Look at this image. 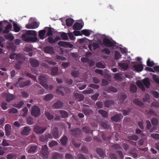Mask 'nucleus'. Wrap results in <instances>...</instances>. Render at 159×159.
Masks as SVG:
<instances>
[{
  "mask_svg": "<svg viewBox=\"0 0 159 159\" xmlns=\"http://www.w3.org/2000/svg\"><path fill=\"white\" fill-rule=\"evenodd\" d=\"M101 125L102 127L106 129H108L110 127V125L108 124L107 122H103L101 124Z\"/></svg>",
  "mask_w": 159,
  "mask_h": 159,
  "instance_id": "13d9d810",
  "label": "nucleus"
},
{
  "mask_svg": "<svg viewBox=\"0 0 159 159\" xmlns=\"http://www.w3.org/2000/svg\"><path fill=\"white\" fill-rule=\"evenodd\" d=\"M96 106L99 108H101L103 107V103L101 101H98L96 103Z\"/></svg>",
  "mask_w": 159,
  "mask_h": 159,
  "instance_id": "338daca9",
  "label": "nucleus"
},
{
  "mask_svg": "<svg viewBox=\"0 0 159 159\" xmlns=\"http://www.w3.org/2000/svg\"><path fill=\"white\" fill-rule=\"evenodd\" d=\"M127 98V96L126 94L123 93L121 94L119 98V102L121 103H123Z\"/></svg>",
  "mask_w": 159,
  "mask_h": 159,
  "instance_id": "473e14b6",
  "label": "nucleus"
},
{
  "mask_svg": "<svg viewBox=\"0 0 159 159\" xmlns=\"http://www.w3.org/2000/svg\"><path fill=\"white\" fill-rule=\"evenodd\" d=\"M40 84L46 89H48L49 88L50 90H51L53 88V86L52 85H50L48 86L46 82L42 79L41 76H40Z\"/></svg>",
  "mask_w": 159,
  "mask_h": 159,
  "instance_id": "6e6552de",
  "label": "nucleus"
},
{
  "mask_svg": "<svg viewBox=\"0 0 159 159\" xmlns=\"http://www.w3.org/2000/svg\"><path fill=\"white\" fill-rule=\"evenodd\" d=\"M39 26L37 23L36 22L31 24H27L26 26V28L28 29H34L37 28Z\"/></svg>",
  "mask_w": 159,
  "mask_h": 159,
  "instance_id": "a211bd4d",
  "label": "nucleus"
},
{
  "mask_svg": "<svg viewBox=\"0 0 159 159\" xmlns=\"http://www.w3.org/2000/svg\"><path fill=\"white\" fill-rule=\"evenodd\" d=\"M133 102L134 103L139 106H141L144 105V103L143 102L137 99H134L133 101Z\"/></svg>",
  "mask_w": 159,
  "mask_h": 159,
  "instance_id": "2f4dec72",
  "label": "nucleus"
},
{
  "mask_svg": "<svg viewBox=\"0 0 159 159\" xmlns=\"http://www.w3.org/2000/svg\"><path fill=\"white\" fill-rule=\"evenodd\" d=\"M96 152L101 157H103L104 155V152L101 148H97L96 149Z\"/></svg>",
  "mask_w": 159,
  "mask_h": 159,
  "instance_id": "c756f323",
  "label": "nucleus"
},
{
  "mask_svg": "<svg viewBox=\"0 0 159 159\" xmlns=\"http://www.w3.org/2000/svg\"><path fill=\"white\" fill-rule=\"evenodd\" d=\"M13 26L14 31L16 32H18L20 30V27L18 26L16 23H14Z\"/></svg>",
  "mask_w": 159,
  "mask_h": 159,
  "instance_id": "8fccbe9b",
  "label": "nucleus"
},
{
  "mask_svg": "<svg viewBox=\"0 0 159 159\" xmlns=\"http://www.w3.org/2000/svg\"><path fill=\"white\" fill-rule=\"evenodd\" d=\"M24 104V102L21 101L19 103L17 104H15L13 105V106L15 107H16L20 109L21 108V107Z\"/></svg>",
  "mask_w": 159,
  "mask_h": 159,
  "instance_id": "a18cd8bd",
  "label": "nucleus"
},
{
  "mask_svg": "<svg viewBox=\"0 0 159 159\" xmlns=\"http://www.w3.org/2000/svg\"><path fill=\"white\" fill-rule=\"evenodd\" d=\"M58 144L57 142L55 141H52L49 143V145L50 148Z\"/></svg>",
  "mask_w": 159,
  "mask_h": 159,
  "instance_id": "bf43d9fd",
  "label": "nucleus"
},
{
  "mask_svg": "<svg viewBox=\"0 0 159 159\" xmlns=\"http://www.w3.org/2000/svg\"><path fill=\"white\" fill-rule=\"evenodd\" d=\"M118 65L122 69L124 70H127L129 67V64L125 60H123L119 62Z\"/></svg>",
  "mask_w": 159,
  "mask_h": 159,
  "instance_id": "1a4fd4ad",
  "label": "nucleus"
},
{
  "mask_svg": "<svg viewBox=\"0 0 159 159\" xmlns=\"http://www.w3.org/2000/svg\"><path fill=\"white\" fill-rule=\"evenodd\" d=\"M83 27V25L81 23L78 22L75 23L73 27V29L74 30H80Z\"/></svg>",
  "mask_w": 159,
  "mask_h": 159,
  "instance_id": "b1692460",
  "label": "nucleus"
},
{
  "mask_svg": "<svg viewBox=\"0 0 159 159\" xmlns=\"http://www.w3.org/2000/svg\"><path fill=\"white\" fill-rule=\"evenodd\" d=\"M38 150V146L37 145L32 146L30 147L28 151L29 153L33 154Z\"/></svg>",
  "mask_w": 159,
  "mask_h": 159,
  "instance_id": "393cba45",
  "label": "nucleus"
},
{
  "mask_svg": "<svg viewBox=\"0 0 159 159\" xmlns=\"http://www.w3.org/2000/svg\"><path fill=\"white\" fill-rule=\"evenodd\" d=\"M24 78L20 77L18 79V82H19V86L20 88H22L25 86H27L31 84V81L30 80H28L26 81H21Z\"/></svg>",
  "mask_w": 159,
  "mask_h": 159,
  "instance_id": "423d86ee",
  "label": "nucleus"
},
{
  "mask_svg": "<svg viewBox=\"0 0 159 159\" xmlns=\"http://www.w3.org/2000/svg\"><path fill=\"white\" fill-rule=\"evenodd\" d=\"M30 63L31 66L34 67H38L39 64V61L37 60L32 58L30 59Z\"/></svg>",
  "mask_w": 159,
  "mask_h": 159,
  "instance_id": "4468645a",
  "label": "nucleus"
},
{
  "mask_svg": "<svg viewBox=\"0 0 159 159\" xmlns=\"http://www.w3.org/2000/svg\"><path fill=\"white\" fill-rule=\"evenodd\" d=\"M8 113L9 114H16L18 112V110L16 108H13L9 109L8 110Z\"/></svg>",
  "mask_w": 159,
  "mask_h": 159,
  "instance_id": "49530a36",
  "label": "nucleus"
},
{
  "mask_svg": "<svg viewBox=\"0 0 159 159\" xmlns=\"http://www.w3.org/2000/svg\"><path fill=\"white\" fill-rule=\"evenodd\" d=\"M37 33L35 31L29 30L27 31L26 34H23L21 36L22 40L26 42H36L38 39L36 37Z\"/></svg>",
  "mask_w": 159,
  "mask_h": 159,
  "instance_id": "f257e3e1",
  "label": "nucleus"
},
{
  "mask_svg": "<svg viewBox=\"0 0 159 159\" xmlns=\"http://www.w3.org/2000/svg\"><path fill=\"white\" fill-rule=\"evenodd\" d=\"M52 135L49 134L41 136L40 137L39 140L41 142H45L48 139H52Z\"/></svg>",
  "mask_w": 159,
  "mask_h": 159,
  "instance_id": "9b49d317",
  "label": "nucleus"
},
{
  "mask_svg": "<svg viewBox=\"0 0 159 159\" xmlns=\"http://www.w3.org/2000/svg\"><path fill=\"white\" fill-rule=\"evenodd\" d=\"M143 84L147 88H148L150 86V82L149 79L148 78H145L143 80Z\"/></svg>",
  "mask_w": 159,
  "mask_h": 159,
  "instance_id": "bb28decb",
  "label": "nucleus"
},
{
  "mask_svg": "<svg viewBox=\"0 0 159 159\" xmlns=\"http://www.w3.org/2000/svg\"><path fill=\"white\" fill-rule=\"evenodd\" d=\"M83 130L84 132L88 134H92L93 132L90 128L87 126H84L83 128Z\"/></svg>",
  "mask_w": 159,
  "mask_h": 159,
  "instance_id": "58836bf2",
  "label": "nucleus"
},
{
  "mask_svg": "<svg viewBox=\"0 0 159 159\" xmlns=\"http://www.w3.org/2000/svg\"><path fill=\"white\" fill-rule=\"evenodd\" d=\"M6 135L8 136L10 135L11 129V126L10 124H7L5 127Z\"/></svg>",
  "mask_w": 159,
  "mask_h": 159,
  "instance_id": "6ab92c4d",
  "label": "nucleus"
},
{
  "mask_svg": "<svg viewBox=\"0 0 159 159\" xmlns=\"http://www.w3.org/2000/svg\"><path fill=\"white\" fill-rule=\"evenodd\" d=\"M5 96L6 97V100L7 102H10L15 98V97L13 95L10 93H6Z\"/></svg>",
  "mask_w": 159,
  "mask_h": 159,
  "instance_id": "f8f14e48",
  "label": "nucleus"
},
{
  "mask_svg": "<svg viewBox=\"0 0 159 159\" xmlns=\"http://www.w3.org/2000/svg\"><path fill=\"white\" fill-rule=\"evenodd\" d=\"M52 134L54 139H57L59 137L58 129L57 127L53 128L52 131Z\"/></svg>",
  "mask_w": 159,
  "mask_h": 159,
  "instance_id": "9d476101",
  "label": "nucleus"
},
{
  "mask_svg": "<svg viewBox=\"0 0 159 159\" xmlns=\"http://www.w3.org/2000/svg\"><path fill=\"white\" fill-rule=\"evenodd\" d=\"M130 90L131 92L135 93L137 90V88L136 85L134 84H130Z\"/></svg>",
  "mask_w": 159,
  "mask_h": 159,
  "instance_id": "f704fd0d",
  "label": "nucleus"
},
{
  "mask_svg": "<svg viewBox=\"0 0 159 159\" xmlns=\"http://www.w3.org/2000/svg\"><path fill=\"white\" fill-rule=\"evenodd\" d=\"M54 96L52 94H48L46 95L44 98L45 101H48L50 100L53 98Z\"/></svg>",
  "mask_w": 159,
  "mask_h": 159,
  "instance_id": "c9c22d12",
  "label": "nucleus"
},
{
  "mask_svg": "<svg viewBox=\"0 0 159 159\" xmlns=\"http://www.w3.org/2000/svg\"><path fill=\"white\" fill-rule=\"evenodd\" d=\"M102 52L105 53L106 54L109 55L110 54L111 52L110 50L107 48H104L102 50Z\"/></svg>",
  "mask_w": 159,
  "mask_h": 159,
  "instance_id": "0e129e2a",
  "label": "nucleus"
},
{
  "mask_svg": "<svg viewBox=\"0 0 159 159\" xmlns=\"http://www.w3.org/2000/svg\"><path fill=\"white\" fill-rule=\"evenodd\" d=\"M99 95V94L98 93H96L92 95L91 97V98L93 100L96 101Z\"/></svg>",
  "mask_w": 159,
  "mask_h": 159,
  "instance_id": "e2e57ef3",
  "label": "nucleus"
},
{
  "mask_svg": "<svg viewBox=\"0 0 159 159\" xmlns=\"http://www.w3.org/2000/svg\"><path fill=\"white\" fill-rule=\"evenodd\" d=\"M104 91L108 93H110L111 92L116 93L117 91V89L112 86L107 88L106 89H104Z\"/></svg>",
  "mask_w": 159,
  "mask_h": 159,
  "instance_id": "412c9836",
  "label": "nucleus"
},
{
  "mask_svg": "<svg viewBox=\"0 0 159 159\" xmlns=\"http://www.w3.org/2000/svg\"><path fill=\"white\" fill-rule=\"evenodd\" d=\"M58 71V69L57 67H54L51 69V73L52 75H55L57 74Z\"/></svg>",
  "mask_w": 159,
  "mask_h": 159,
  "instance_id": "79ce46f5",
  "label": "nucleus"
},
{
  "mask_svg": "<svg viewBox=\"0 0 159 159\" xmlns=\"http://www.w3.org/2000/svg\"><path fill=\"white\" fill-rule=\"evenodd\" d=\"M103 44L107 47H111L115 46L116 43L115 42H112L108 39L104 38L103 40Z\"/></svg>",
  "mask_w": 159,
  "mask_h": 159,
  "instance_id": "20e7f679",
  "label": "nucleus"
},
{
  "mask_svg": "<svg viewBox=\"0 0 159 159\" xmlns=\"http://www.w3.org/2000/svg\"><path fill=\"white\" fill-rule=\"evenodd\" d=\"M71 133V135L75 137H78L82 132L81 130L79 128H75V129H71L70 130Z\"/></svg>",
  "mask_w": 159,
  "mask_h": 159,
  "instance_id": "0eeeda50",
  "label": "nucleus"
},
{
  "mask_svg": "<svg viewBox=\"0 0 159 159\" xmlns=\"http://www.w3.org/2000/svg\"><path fill=\"white\" fill-rule=\"evenodd\" d=\"M45 116L48 120H50L53 119V116L48 111L45 112Z\"/></svg>",
  "mask_w": 159,
  "mask_h": 159,
  "instance_id": "603ef678",
  "label": "nucleus"
},
{
  "mask_svg": "<svg viewBox=\"0 0 159 159\" xmlns=\"http://www.w3.org/2000/svg\"><path fill=\"white\" fill-rule=\"evenodd\" d=\"M30 128L29 126H25L24 129L21 132V134L23 135H28L29 134L30 131Z\"/></svg>",
  "mask_w": 159,
  "mask_h": 159,
  "instance_id": "aec40b11",
  "label": "nucleus"
},
{
  "mask_svg": "<svg viewBox=\"0 0 159 159\" xmlns=\"http://www.w3.org/2000/svg\"><path fill=\"white\" fill-rule=\"evenodd\" d=\"M114 103V101L112 100H107L104 102V104L106 107L109 108L111 105Z\"/></svg>",
  "mask_w": 159,
  "mask_h": 159,
  "instance_id": "a878e982",
  "label": "nucleus"
},
{
  "mask_svg": "<svg viewBox=\"0 0 159 159\" xmlns=\"http://www.w3.org/2000/svg\"><path fill=\"white\" fill-rule=\"evenodd\" d=\"M98 112L103 118H107L108 117V112L106 111L100 109L98 111Z\"/></svg>",
  "mask_w": 159,
  "mask_h": 159,
  "instance_id": "cd10ccee",
  "label": "nucleus"
},
{
  "mask_svg": "<svg viewBox=\"0 0 159 159\" xmlns=\"http://www.w3.org/2000/svg\"><path fill=\"white\" fill-rule=\"evenodd\" d=\"M132 67L135 71L138 72L141 71L143 69V66L139 64H134L133 66Z\"/></svg>",
  "mask_w": 159,
  "mask_h": 159,
  "instance_id": "ddd939ff",
  "label": "nucleus"
},
{
  "mask_svg": "<svg viewBox=\"0 0 159 159\" xmlns=\"http://www.w3.org/2000/svg\"><path fill=\"white\" fill-rule=\"evenodd\" d=\"M67 140L68 138L66 136H64L62 137L60 140V142L63 146H66V145Z\"/></svg>",
  "mask_w": 159,
  "mask_h": 159,
  "instance_id": "7c9ffc66",
  "label": "nucleus"
},
{
  "mask_svg": "<svg viewBox=\"0 0 159 159\" xmlns=\"http://www.w3.org/2000/svg\"><path fill=\"white\" fill-rule=\"evenodd\" d=\"M151 122L153 125H157L158 123V121L157 119L155 118H153L151 120Z\"/></svg>",
  "mask_w": 159,
  "mask_h": 159,
  "instance_id": "774afa93",
  "label": "nucleus"
},
{
  "mask_svg": "<svg viewBox=\"0 0 159 159\" xmlns=\"http://www.w3.org/2000/svg\"><path fill=\"white\" fill-rule=\"evenodd\" d=\"M93 111L91 109H85L83 110V112L86 116L89 115L90 114L92 113Z\"/></svg>",
  "mask_w": 159,
  "mask_h": 159,
  "instance_id": "c03bdc74",
  "label": "nucleus"
},
{
  "mask_svg": "<svg viewBox=\"0 0 159 159\" xmlns=\"http://www.w3.org/2000/svg\"><path fill=\"white\" fill-rule=\"evenodd\" d=\"M74 96L76 99H78V101L79 102L82 101L84 99V96L83 94H79L78 93H74Z\"/></svg>",
  "mask_w": 159,
  "mask_h": 159,
  "instance_id": "5701e85b",
  "label": "nucleus"
},
{
  "mask_svg": "<svg viewBox=\"0 0 159 159\" xmlns=\"http://www.w3.org/2000/svg\"><path fill=\"white\" fill-rule=\"evenodd\" d=\"M137 85L143 91H145V89L143 83L140 81H138L136 82Z\"/></svg>",
  "mask_w": 159,
  "mask_h": 159,
  "instance_id": "72a5a7b5",
  "label": "nucleus"
},
{
  "mask_svg": "<svg viewBox=\"0 0 159 159\" xmlns=\"http://www.w3.org/2000/svg\"><path fill=\"white\" fill-rule=\"evenodd\" d=\"M47 128L46 127H43L38 125H35L34 127V131L37 134H41L46 130Z\"/></svg>",
  "mask_w": 159,
  "mask_h": 159,
  "instance_id": "39448f33",
  "label": "nucleus"
},
{
  "mask_svg": "<svg viewBox=\"0 0 159 159\" xmlns=\"http://www.w3.org/2000/svg\"><path fill=\"white\" fill-rule=\"evenodd\" d=\"M81 33L86 36H88L90 35V33L88 30H84L81 31Z\"/></svg>",
  "mask_w": 159,
  "mask_h": 159,
  "instance_id": "864d4df0",
  "label": "nucleus"
},
{
  "mask_svg": "<svg viewBox=\"0 0 159 159\" xmlns=\"http://www.w3.org/2000/svg\"><path fill=\"white\" fill-rule=\"evenodd\" d=\"M122 115L120 114H117L112 116L111 119L112 121H119L121 120Z\"/></svg>",
  "mask_w": 159,
  "mask_h": 159,
  "instance_id": "dca6fc26",
  "label": "nucleus"
},
{
  "mask_svg": "<svg viewBox=\"0 0 159 159\" xmlns=\"http://www.w3.org/2000/svg\"><path fill=\"white\" fill-rule=\"evenodd\" d=\"M61 87H58V88L57 89L56 91L58 94L61 95V96H63L65 95V94L63 92V89H61Z\"/></svg>",
  "mask_w": 159,
  "mask_h": 159,
  "instance_id": "a19ab883",
  "label": "nucleus"
},
{
  "mask_svg": "<svg viewBox=\"0 0 159 159\" xmlns=\"http://www.w3.org/2000/svg\"><path fill=\"white\" fill-rule=\"evenodd\" d=\"M5 37L6 39H10L11 40H13L14 39V36L12 34L10 33L5 35Z\"/></svg>",
  "mask_w": 159,
  "mask_h": 159,
  "instance_id": "37998d69",
  "label": "nucleus"
},
{
  "mask_svg": "<svg viewBox=\"0 0 159 159\" xmlns=\"http://www.w3.org/2000/svg\"><path fill=\"white\" fill-rule=\"evenodd\" d=\"M63 102L59 100H58L56 102L53 104V107L55 109H59L61 108L63 106Z\"/></svg>",
  "mask_w": 159,
  "mask_h": 159,
  "instance_id": "f3484780",
  "label": "nucleus"
},
{
  "mask_svg": "<svg viewBox=\"0 0 159 159\" xmlns=\"http://www.w3.org/2000/svg\"><path fill=\"white\" fill-rule=\"evenodd\" d=\"M31 115L35 117L39 116L41 114L40 109L36 105L33 106L31 111Z\"/></svg>",
  "mask_w": 159,
  "mask_h": 159,
  "instance_id": "7ed1b4c3",
  "label": "nucleus"
},
{
  "mask_svg": "<svg viewBox=\"0 0 159 159\" xmlns=\"http://www.w3.org/2000/svg\"><path fill=\"white\" fill-rule=\"evenodd\" d=\"M61 89H63V90L67 93H70V89L67 87L61 86Z\"/></svg>",
  "mask_w": 159,
  "mask_h": 159,
  "instance_id": "052dcab7",
  "label": "nucleus"
},
{
  "mask_svg": "<svg viewBox=\"0 0 159 159\" xmlns=\"http://www.w3.org/2000/svg\"><path fill=\"white\" fill-rule=\"evenodd\" d=\"M114 56L116 59L118 60L121 57V55L118 51H116Z\"/></svg>",
  "mask_w": 159,
  "mask_h": 159,
  "instance_id": "4d7b16f0",
  "label": "nucleus"
},
{
  "mask_svg": "<svg viewBox=\"0 0 159 159\" xmlns=\"http://www.w3.org/2000/svg\"><path fill=\"white\" fill-rule=\"evenodd\" d=\"M73 20L72 18L67 19L66 20V25L67 26H70L72 25L73 22Z\"/></svg>",
  "mask_w": 159,
  "mask_h": 159,
  "instance_id": "4c0bfd02",
  "label": "nucleus"
},
{
  "mask_svg": "<svg viewBox=\"0 0 159 159\" xmlns=\"http://www.w3.org/2000/svg\"><path fill=\"white\" fill-rule=\"evenodd\" d=\"M153 79L155 82L157 84H159V78L157 75L155 74L153 75Z\"/></svg>",
  "mask_w": 159,
  "mask_h": 159,
  "instance_id": "69168bd1",
  "label": "nucleus"
},
{
  "mask_svg": "<svg viewBox=\"0 0 159 159\" xmlns=\"http://www.w3.org/2000/svg\"><path fill=\"white\" fill-rule=\"evenodd\" d=\"M61 155L57 152L53 153L52 154V159H57L60 157Z\"/></svg>",
  "mask_w": 159,
  "mask_h": 159,
  "instance_id": "5fc2aeb1",
  "label": "nucleus"
},
{
  "mask_svg": "<svg viewBox=\"0 0 159 159\" xmlns=\"http://www.w3.org/2000/svg\"><path fill=\"white\" fill-rule=\"evenodd\" d=\"M26 121L28 124L31 125L33 124L34 121L33 119L31 117H29L26 119Z\"/></svg>",
  "mask_w": 159,
  "mask_h": 159,
  "instance_id": "6e6d98bb",
  "label": "nucleus"
},
{
  "mask_svg": "<svg viewBox=\"0 0 159 159\" xmlns=\"http://www.w3.org/2000/svg\"><path fill=\"white\" fill-rule=\"evenodd\" d=\"M46 30H41L39 31V36L41 39H44V36L46 34Z\"/></svg>",
  "mask_w": 159,
  "mask_h": 159,
  "instance_id": "c85d7f7f",
  "label": "nucleus"
},
{
  "mask_svg": "<svg viewBox=\"0 0 159 159\" xmlns=\"http://www.w3.org/2000/svg\"><path fill=\"white\" fill-rule=\"evenodd\" d=\"M127 138L128 139L130 140H133L134 141H137L138 139V136L135 135L129 136H128Z\"/></svg>",
  "mask_w": 159,
  "mask_h": 159,
  "instance_id": "e433bc0d",
  "label": "nucleus"
},
{
  "mask_svg": "<svg viewBox=\"0 0 159 159\" xmlns=\"http://www.w3.org/2000/svg\"><path fill=\"white\" fill-rule=\"evenodd\" d=\"M48 148L46 145L42 146V148L40 151L41 157L44 159H48L49 154Z\"/></svg>",
  "mask_w": 159,
  "mask_h": 159,
  "instance_id": "f03ea898",
  "label": "nucleus"
},
{
  "mask_svg": "<svg viewBox=\"0 0 159 159\" xmlns=\"http://www.w3.org/2000/svg\"><path fill=\"white\" fill-rule=\"evenodd\" d=\"M44 52L51 54H53L54 53V51L53 48L52 47L47 46L44 48Z\"/></svg>",
  "mask_w": 159,
  "mask_h": 159,
  "instance_id": "2eb2a0df",
  "label": "nucleus"
},
{
  "mask_svg": "<svg viewBox=\"0 0 159 159\" xmlns=\"http://www.w3.org/2000/svg\"><path fill=\"white\" fill-rule=\"evenodd\" d=\"M61 37L63 40H67L68 38L67 34L65 32H62L61 34Z\"/></svg>",
  "mask_w": 159,
  "mask_h": 159,
  "instance_id": "09e8293b",
  "label": "nucleus"
},
{
  "mask_svg": "<svg viewBox=\"0 0 159 159\" xmlns=\"http://www.w3.org/2000/svg\"><path fill=\"white\" fill-rule=\"evenodd\" d=\"M147 64L148 66L152 67L153 66L154 63L153 61H150V59L148 58L147 61Z\"/></svg>",
  "mask_w": 159,
  "mask_h": 159,
  "instance_id": "680f3d73",
  "label": "nucleus"
},
{
  "mask_svg": "<svg viewBox=\"0 0 159 159\" xmlns=\"http://www.w3.org/2000/svg\"><path fill=\"white\" fill-rule=\"evenodd\" d=\"M96 67L98 68L103 69L105 67V65L101 62H97L96 64Z\"/></svg>",
  "mask_w": 159,
  "mask_h": 159,
  "instance_id": "3c124183",
  "label": "nucleus"
},
{
  "mask_svg": "<svg viewBox=\"0 0 159 159\" xmlns=\"http://www.w3.org/2000/svg\"><path fill=\"white\" fill-rule=\"evenodd\" d=\"M132 108H129L127 110H123L122 111L123 114L124 116H125L127 115L129 112H130L132 110Z\"/></svg>",
  "mask_w": 159,
  "mask_h": 159,
  "instance_id": "de8ad7c7",
  "label": "nucleus"
},
{
  "mask_svg": "<svg viewBox=\"0 0 159 159\" xmlns=\"http://www.w3.org/2000/svg\"><path fill=\"white\" fill-rule=\"evenodd\" d=\"M12 27V25L11 23H9L7 26L5 27L4 29L2 31V33L3 34H6L8 33L10 30L11 29Z\"/></svg>",
  "mask_w": 159,
  "mask_h": 159,
  "instance_id": "4be33fe9",
  "label": "nucleus"
},
{
  "mask_svg": "<svg viewBox=\"0 0 159 159\" xmlns=\"http://www.w3.org/2000/svg\"><path fill=\"white\" fill-rule=\"evenodd\" d=\"M60 112L62 117L66 118L68 117V114L66 111L64 110H60Z\"/></svg>",
  "mask_w": 159,
  "mask_h": 159,
  "instance_id": "ea45409f",
  "label": "nucleus"
}]
</instances>
